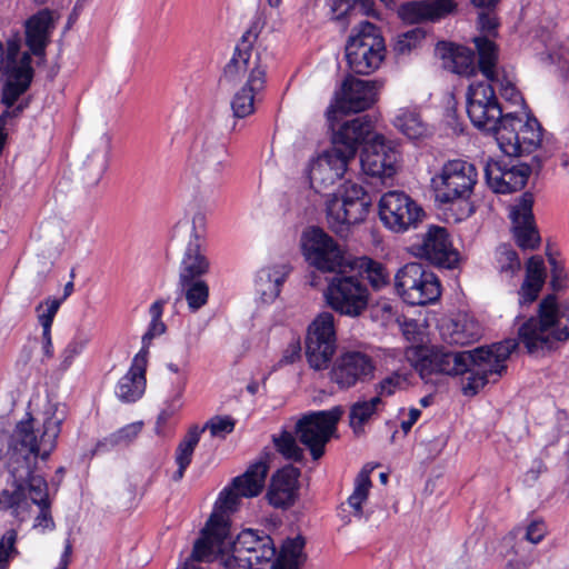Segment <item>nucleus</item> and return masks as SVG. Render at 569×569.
<instances>
[{
    "label": "nucleus",
    "mask_w": 569,
    "mask_h": 569,
    "mask_svg": "<svg viewBox=\"0 0 569 569\" xmlns=\"http://www.w3.org/2000/svg\"><path fill=\"white\" fill-rule=\"evenodd\" d=\"M60 419L47 418L41 426L28 413L26 420L17 423L9 443L8 471L12 477L9 487L0 491V511H9L19 520H24L31 508L30 479L41 477L34 473L38 458L48 459L56 447L61 431Z\"/></svg>",
    "instance_id": "1"
},
{
    "label": "nucleus",
    "mask_w": 569,
    "mask_h": 569,
    "mask_svg": "<svg viewBox=\"0 0 569 569\" xmlns=\"http://www.w3.org/2000/svg\"><path fill=\"white\" fill-rule=\"evenodd\" d=\"M516 339H505L467 351L433 349L423 359V367L430 372L451 377L462 376L461 391H478L489 383L498 382L507 372V360L518 348Z\"/></svg>",
    "instance_id": "2"
},
{
    "label": "nucleus",
    "mask_w": 569,
    "mask_h": 569,
    "mask_svg": "<svg viewBox=\"0 0 569 569\" xmlns=\"http://www.w3.org/2000/svg\"><path fill=\"white\" fill-rule=\"evenodd\" d=\"M268 455L250 465L246 472L224 488L214 503L201 537L194 542L192 557L196 560H211L222 553L229 537V512L237 510L241 498H252L261 493L269 471Z\"/></svg>",
    "instance_id": "3"
},
{
    "label": "nucleus",
    "mask_w": 569,
    "mask_h": 569,
    "mask_svg": "<svg viewBox=\"0 0 569 569\" xmlns=\"http://www.w3.org/2000/svg\"><path fill=\"white\" fill-rule=\"evenodd\" d=\"M375 129L368 114L345 121L332 131V147L309 163L310 184L328 187L343 178L350 160L355 159L360 144Z\"/></svg>",
    "instance_id": "4"
},
{
    "label": "nucleus",
    "mask_w": 569,
    "mask_h": 569,
    "mask_svg": "<svg viewBox=\"0 0 569 569\" xmlns=\"http://www.w3.org/2000/svg\"><path fill=\"white\" fill-rule=\"evenodd\" d=\"M519 341L528 353L556 350L569 340V298L558 302L549 293L539 302L537 316L529 317L518 329Z\"/></svg>",
    "instance_id": "5"
},
{
    "label": "nucleus",
    "mask_w": 569,
    "mask_h": 569,
    "mask_svg": "<svg viewBox=\"0 0 569 569\" xmlns=\"http://www.w3.org/2000/svg\"><path fill=\"white\" fill-rule=\"evenodd\" d=\"M477 182L478 170L472 162L448 160L431 179L435 200L453 212L455 221H463L476 211L471 197Z\"/></svg>",
    "instance_id": "6"
},
{
    "label": "nucleus",
    "mask_w": 569,
    "mask_h": 569,
    "mask_svg": "<svg viewBox=\"0 0 569 569\" xmlns=\"http://www.w3.org/2000/svg\"><path fill=\"white\" fill-rule=\"evenodd\" d=\"M272 538L263 531L242 530L234 540L229 537L221 557L226 569H267L276 558Z\"/></svg>",
    "instance_id": "7"
},
{
    "label": "nucleus",
    "mask_w": 569,
    "mask_h": 569,
    "mask_svg": "<svg viewBox=\"0 0 569 569\" xmlns=\"http://www.w3.org/2000/svg\"><path fill=\"white\" fill-rule=\"evenodd\" d=\"M372 204L371 194L360 184L346 181L338 193L327 201L329 228L343 236L352 224L365 221Z\"/></svg>",
    "instance_id": "8"
},
{
    "label": "nucleus",
    "mask_w": 569,
    "mask_h": 569,
    "mask_svg": "<svg viewBox=\"0 0 569 569\" xmlns=\"http://www.w3.org/2000/svg\"><path fill=\"white\" fill-rule=\"evenodd\" d=\"M386 42L380 29L372 22L362 21L352 30L346 44L348 67L356 74L375 72L386 58Z\"/></svg>",
    "instance_id": "9"
},
{
    "label": "nucleus",
    "mask_w": 569,
    "mask_h": 569,
    "mask_svg": "<svg viewBox=\"0 0 569 569\" xmlns=\"http://www.w3.org/2000/svg\"><path fill=\"white\" fill-rule=\"evenodd\" d=\"M395 289L409 306H427L439 300L442 286L438 276L427 266L409 262L395 276Z\"/></svg>",
    "instance_id": "10"
},
{
    "label": "nucleus",
    "mask_w": 569,
    "mask_h": 569,
    "mask_svg": "<svg viewBox=\"0 0 569 569\" xmlns=\"http://www.w3.org/2000/svg\"><path fill=\"white\" fill-rule=\"evenodd\" d=\"M542 130L540 122L532 114H528L523 120L517 113L508 112L496 140L508 157L530 154L541 144Z\"/></svg>",
    "instance_id": "11"
},
{
    "label": "nucleus",
    "mask_w": 569,
    "mask_h": 569,
    "mask_svg": "<svg viewBox=\"0 0 569 569\" xmlns=\"http://www.w3.org/2000/svg\"><path fill=\"white\" fill-rule=\"evenodd\" d=\"M343 409L336 406L330 410L311 411L302 415L295 425V435L309 451L313 460L325 455L326 445L337 432V425Z\"/></svg>",
    "instance_id": "12"
},
{
    "label": "nucleus",
    "mask_w": 569,
    "mask_h": 569,
    "mask_svg": "<svg viewBox=\"0 0 569 569\" xmlns=\"http://www.w3.org/2000/svg\"><path fill=\"white\" fill-rule=\"evenodd\" d=\"M467 114L478 130L495 137L503 126L505 116L492 82L470 83L467 91Z\"/></svg>",
    "instance_id": "13"
},
{
    "label": "nucleus",
    "mask_w": 569,
    "mask_h": 569,
    "mask_svg": "<svg viewBox=\"0 0 569 569\" xmlns=\"http://www.w3.org/2000/svg\"><path fill=\"white\" fill-rule=\"evenodd\" d=\"M325 291L328 306L340 315L357 317L368 307L369 291L362 278L337 270Z\"/></svg>",
    "instance_id": "14"
},
{
    "label": "nucleus",
    "mask_w": 569,
    "mask_h": 569,
    "mask_svg": "<svg viewBox=\"0 0 569 569\" xmlns=\"http://www.w3.org/2000/svg\"><path fill=\"white\" fill-rule=\"evenodd\" d=\"M337 349L335 317L331 312L319 313L308 326L306 357L315 370L327 369Z\"/></svg>",
    "instance_id": "15"
},
{
    "label": "nucleus",
    "mask_w": 569,
    "mask_h": 569,
    "mask_svg": "<svg viewBox=\"0 0 569 569\" xmlns=\"http://www.w3.org/2000/svg\"><path fill=\"white\" fill-rule=\"evenodd\" d=\"M379 217L382 223L393 232H405L416 228L423 219L425 211L403 191H388L380 198Z\"/></svg>",
    "instance_id": "16"
},
{
    "label": "nucleus",
    "mask_w": 569,
    "mask_h": 569,
    "mask_svg": "<svg viewBox=\"0 0 569 569\" xmlns=\"http://www.w3.org/2000/svg\"><path fill=\"white\" fill-rule=\"evenodd\" d=\"M301 247L306 261L321 272H337L345 264L338 242L319 227L303 232Z\"/></svg>",
    "instance_id": "17"
},
{
    "label": "nucleus",
    "mask_w": 569,
    "mask_h": 569,
    "mask_svg": "<svg viewBox=\"0 0 569 569\" xmlns=\"http://www.w3.org/2000/svg\"><path fill=\"white\" fill-rule=\"evenodd\" d=\"M410 251L413 256L443 269H455L460 261V254L453 248L449 232L440 226H430L426 233L411 243Z\"/></svg>",
    "instance_id": "18"
},
{
    "label": "nucleus",
    "mask_w": 569,
    "mask_h": 569,
    "mask_svg": "<svg viewBox=\"0 0 569 569\" xmlns=\"http://www.w3.org/2000/svg\"><path fill=\"white\" fill-rule=\"evenodd\" d=\"M264 24L266 21L262 14L256 13L250 22L249 28L243 32L237 42L231 59L223 68V80L229 83L238 82L247 72H251L254 64L262 66L260 53L256 52L254 58H252V54L253 46L258 40V37Z\"/></svg>",
    "instance_id": "19"
},
{
    "label": "nucleus",
    "mask_w": 569,
    "mask_h": 569,
    "mask_svg": "<svg viewBox=\"0 0 569 569\" xmlns=\"http://www.w3.org/2000/svg\"><path fill=\"white\" fill-rule=\"evenodd\" d=\"M371 134L360 144L362 147L361 168L370 177L391 178L397 172V163L400 158L398 146L381 134H376L370 141H367Z\"/></svg>",
    "instance_id": "20"
},
{
    "label": "nucleus",
    "mask_w": 569,
    "mask_h": 569,
    "mask_svg": "<svg viewBox=\"0 0 569 569\" xmlns=\"http://www.w3.org/2000/svg\"><path fill=\"white\" fill-rule=\"evenodd\" d=\"M376 101V83L370 80L346 79L342 94L327 111L329 128L336 129L337 114L358 113L369 109Z\"/></svg>",
    "instance_id": "21"
},
{
    "label": "nucleus",
    "mask_w": 569,
    "mask_h": 569,
    "mask_svg": "<svg viewBox=\"0 0 569 569\" xmlns=\"http://www.w3.org/2000/svg\"><path fill=\"white\" fill-rule=\"evenodd\" d=\"M531 167L516 159H489L485 167V179L496 193H512L525 188Z\"/></svg>",
    "instance_id": "22"
},
{
    "label": "nucleus",
    "mask_w": 569,
    "mask_h": 569,
    "mask_svg": "<svg viewBox=\"0 0 569 569\" xmlns=\"http://www.w3.org/2000/svg\"><path fill=\"white\" fill-rule=\"evenodd\" d=\"M376 365L369 355L349 350L335 361L330 377L340 388H351L357 383L369 382L375 378Z\"/></svg>",
    "instance_id": "23"
},
{
    "label": "nucleus",
    "mask_w": 569,
    "mask_h": 569,
    "mask_svg": "<svg viewBox=\"0 0 569 569\" xmlns=\"http://www.w3.org/2000/svg\"><path fill=\"white\" fill-rule=\"evenodd\" d=\"M532 207V193L525 192L510 212L513 239L516 244L522 250H536L541 242Z\"/></svg>",
    "instance_id": "24"
},
{
    "label": "nucleus",
    "mask_w": 569,
    "mask_h": 569,
    "mask_svg": "<svg viewBox=\"0 0 569 569\" xmlns=\"http://www.w3.org/2000/svg\"><path fill=\"white\" fill-rule=\"evenodd\" d=\"M459 10L457 0H413L402 3L399 7V17L408 23L422 22L437 23Z\"/></svg>",
    "instance_id": "25"
},
{
    "label": "nucleus",
    "mask_w": 569,
    "mask_h": 569,
    "mask_svg": "<svg viewBox=\"0 0 569 569\" xmlns=\"http://www.w3.org/2000/svg\"><path fill=\"white\" fill-rule=\"evenodd\" d=\"M56 29L54 11L44 8L32 14L24 23V41L29 51L44 60L46 49Z\"/></svg>",
    "instance_id": "26"
},
{
    "label": "nucleus",
    "mask_w": 569,
    "mask_h": 569,
    "mask_svg": "<svg viewBox=\"0 0 569 569\" xmlns=\"http://www.w3.org/2000/svg\"><path fill=\"white\" fill-rule=\"evenodd\" d=\"M300 470L291 465L272 475L267 499L274 508H288L295 503L299 490Z\"/></svg>",
    "instance_id": "27"
},
{
    "label": "nucleus",
    "mask_w": 569,
    "mask_h": 569,
    "mask_svg": "<svg viewBox=\"0 0 569 569\" xmlns=\"http://www.w3.org/2000/svg\"><path fill=\"white\" fill-rule=\"evenodd\" d=\"M267 67L254 64L243 87L231 100V109L236 118L242 119L254 112V98L266 87Z\"/></svg>",
    "instance_id": "28"
},
{
    "label": "nucleus",
    "mask_w": 569,
    "mask_h": 569,
    "mask_svg": "<svg viewBox=\"0 0 569 569\" xmlns=\"http://www.w3.org/2000/svg\"><path fill=\"white\" fill-rule=\"evenodd\" d=\"M482 335V328L478 320L469 315H458L455 319L441 327V336L445 342L451 346H468L477 342Z\"/></svg>",
    "instance_id": "29"
},
{
    "label": "nucleus",
    "mask_w": 569,
    "mask_h": 569,
    "mask_svg": "<svg viewBox=\"0 0 569 569\" xmlns=\"http://www.w3.org/2000/svg\"><path fill=\"white\" fill-rule=\"evenodd\" d=\"M438 50L441 58L446 61L447 68L453 73L467 78L477 74L475 51L470 48L450 41H440Z\"/></svg>",
    "instance_id": "30"
},
{
    "label": "nucleus",
    "mask_w": 569,
    "mask_h": 569,
    "mask_svg": "<svg viewBox=\"0 0 569 569\" xmlns=\"http://www.w3.org/2000/svg\"><path fill=\"white\" fill-rule=\"evenodd\" d=\"M210 262L201 249L199 237L197 241H189L179 266V281L188 282L191 280H200L202 276L208 273Z\"/></svg>",
    "instance_id": "31"
},
{
    "label": "nucleus",
    "mask_w": 569,
    "mask_h": 569,
    "mask_svg": "<svg viewBox=\"0 0 569 569\" xmlns=\"http://www.w3.org/2000/svg\"><path fill=\"white\" fill-rule=\"evenodd\" d=\"M472 42L478 57V61L476 63L478 71L481 72L487 81H498L499 74L497 72V64L499 60V47L495 39H488V37H475Z\"/></svg>",
    "instance_id": "32"
},
{
    "label": "nucleus",
    "mask_w": 569,
    "mask_h": 569,
    "mask_svg": "<svg viewBox=\"0 0 569 569\" xmlns=\"http://www.w3.org/2000/svg\"><path fill=\"white\" fill-rule=\"evenodd\" d=\"M202 432L203 429H200L198 425H193L189 428L186 436L178 443L174 456L178 469L172 476L174 481H179L183 478L186 469L191 463L194 449L199 443Z\"/></svg>",
    "instance_id": "33"
},
{
    "label": "nucleus",
    "mask_w": 569,
    "mask_h": 569,
    "mask_svg": "<svg viewBox=\"0 0 569 569\" xmlns=\"http://www.w3.org/2000/svg\"><path fill=\"white\" fill-rule=\"evenodd\" d=\"M382 406L381 398L376 396L369 400H359L350 407L349 426L355 436L365 435V425L378 413Z\"/></svg>",
    "instance_id": "34"
},
{
    "label": "nucleus",
    "mask_w": 569,
    "mask_h": 569,
    "mask_svg": "<svg viewBox=\"0 0 569 569\" xmlns=\"http://www.w3.org/2000/svg\"><path fill=\"white\" fill-rule=\"evenodd\" d=\"M31 505H37L40 512L36 518L34 527L52 528L53 520L50 516V502L48 497V483L43 477L30 479Z\"/></svg>",
    "instance_id": "35"
},
{
    "label": "nucleus",
    "mask_w": 569,
    "mask_h": 569,
    "mask_svg": "<svg viewBox=\"0 0 569 569\" xmlns=\"http://www.w3.org/2000/svg\"><path fill=\"white\" fill-rule=\"evenodd\" d=\"M109 161V148L93 150L82 164V180L90 187L97 186L108 170Z\"/></svg>",
    "instance_id": "36"
},
{
    "label": "nucleus",
    "mask_w": 569,
    "mask_h": 569,
    "mask_svg": "<svg viewBox=\"0 0 569 569\" xmlns=\"http://www.w3.org/2000/svg\"><path fill=\"white\" fill-rule=\"evenodd\" d=\"M148 358L137 353L128 372L118 381L120 391H144L147 387V370Z\"/></svg>",
    "instance_id": "37"
},
{
    "label": "nucleus",
    "mask_w": 569,
    "mask_h": 569,
    "mask_svg": "<svg viewBox=\"0 0 569 569\" xmlns=\"http://www.w3.org/2000/svg\"><path fill=\"white\" fill-rule=\"evenodd\" d=\"M415 378V370L410 366L401 365L381 377L375 391H403L412 386Z\"/></svg>",
    "instance_id": "38"
},
{
    "label": "nucleus",
    "mask_w": 569,
    "mask_h": 569,
    "mask_svg": "<svg viewBox=\"0 0 569 569\" xmlns=\"http://www.w3.org/2000/svg\"><path fill=\"white\" fill-rule=\"evenodd\" d=\"M395 127L409 139L425 136L427 127L417 109L402 108L393 120Z\"/></svg>",
    "instance_id": "39"
},
{
    "label": "nucleus",
    "mask_w": 569,
    "mask_h": 569,
    "mask_svg": "<svg viewBox=\"0 0 569 569\" xmlns=\"http://www.w3.org/2000/svg\"><path fill=\"white\" fill-rule=\"evenodd\" d=\"M178 284L184 295L190 311L196 312L208 303L209 286L204 280H191L187 283L179 281Z\"/></svg>",
    "instance_id": "40"
},
{
    "label": "nucleus",
    "mask_w": 569,
    "mask_h": 569,
    "mask_svg": "<svg viewBox=\"0 0 569 569\" xmlns=\"http://www.w3.org/2000/svg\"><path fill=\"white\" fill-rule=\"evenodd\" d=\"M371 469L366 467L361 469L355 480V489L348 498V503L353 510V515L361 517L363 513L362 503L368 499L369 490L372 486L370 480Z\"/></svg>",
    "instance_id": "41"
},
{
    "label": "nucleus",
    "mask_w": 569,
    "mask_h": 569,
    "mask_svg": "<svg viewBox=\"0 0 569 569\" xmlns=\"http://www.w3.org/2000/svg\"><path fill=\"white\" fill-rule=\"evenodd\" d=\"M357 6L361 8L363 14L371 17L376 16L373 0H333L331 6V10L335 13L333 19L347 27L348 17Z\"/></svg>",
    "instance_id": "42"
},
{
    "label": "nucleus",
    "mask_w": 569,
    "mask_h": 569,
    "mask_svg": "<svg viewBox=\"0 0 569 569\" xmlns=\"http://www.w3.org/2000/svg\"><path fill=\"white\" fill-rule=\"evenodd\" d=\"M306 539L301 535L292 538H287L280 548L279 561L296 566L299 568L305 562L307 556L303 551Z\"/></svg>",
    "instance_id": "43"
},
{
    "label": "nucleus",
    "mask_w": 569,
    "mask_h": 569,
    "mask_svg": "<svg viewBox=\"0 0 569 569\" xmlns=\"http://www.w3.org/2000/svg\"><path fill=\"white\" fill-rule=\"evenodd\" d=\"M276 450L287 460L301 461L303 459V450L298 446L296 437L283 430L278 436L272 437Z\"/></svg>",
    "instance_id": "44"
},
{
    "label": "nucleus",
    "mask_w": 569,
    "mask_h": 569,
    "mask_svg": "<svg viewBox=\"0 0 569 569\" xmlns=\"http://www.w3.org/2000/svg\"><path fill=\"white\" fill-rule=\"evenodd\" d=\"M478 10L479 12L476 19V27L481 33L479 37H488V39L498 38L501 22L497 13V8Z\"/></svg>",
    "instance_id": "45"
},
{
    "label": "nucleus",
    "mask_w": 569,
    "mask_h": 569,
    "mask_svg": "<svg viewBox=\"0 0 569 569\" xmlns=\"http://www.w3.org/2000/svg\"><path fill=\"white\" fill-rule=\"evenodd\" d=\"M33 74L31 58L28 53H23L19 64L10 70L7 82L16 87H26L27 91L30 88Z\"/></svg>",
    "instance_id": "46"
},
{
    "label": "nucleus",
    "mask_w": 569,
    "mask_h": 569,
    "mask_svg": "<svg viewBox=\"0 0 569 569\" xmlns=\"http://www.w3.org/2000/svg\"><path fill=\"white\" fill-rule=\"evenodd\" d=\"M89 342L90 337L86 332L77 331L61 352V369L67 370L70 368L74 359L82 353Z\"/></svg>",
    "instance_id": "47"
},
{
    "label": "nucleus",
    "mask_w": 569,
    "mask_h": 569,
    "mask_svg": "<svg viewBox=\"0 0 569 569\" xmlns=\"http://www.w3.org/2000/svg\"><path fill=\"white\" fill-rule=\"evenodd\" d=\"M142 421L129 423L106 437L102 441V445L108 447H116L121 445L128 446L138 437L142 430Z\"/></svg>",
    "instance_id": "48"
},
{
    "label": "nucleus",
    "mask_w": 569,
    "mask_h": 569,
    "mask_svg": "<svg viewBox=\"0 0 569 569\" xmlns=\"http://www.w3.org/2000/svg\"><path fill=\"white\" fill-rule=\"evenodd\" d=\"M497 263L499 271L510 277H513L521 269V262L517 251L506 244L498 249Z\"/></svg>",
    "instance_id": "49"
},
{
    "label": "nucleus",
    "mask_w": 569,
    "mask_h": 569,
    "mask_svg": "<svg viewBox=\"0 0 569 569\" xmlns=\"http://www.w3.org/2000/svg\"><path fill=\"white\" fill-rule=\"evenodd\" d=\"M506 567L508 569H528L532 562V556L522 542H517L511 546V549L506 553Z\"/></svg>",
    "instance_id": "50"
},
{
    "label": "nucleus",
    "mask_w": 569,
    "mask_h": 569,
    "mask_svg": "<svg viewBox=\"0 0 569 569\" xmlns=\"http://www.w3.org/2000/svg\"><path fill=\"white\" fill-rule=\"evenodd\" d=\"M362 266L367 273V280L375 290H379L388 284L389 273L381 262L367 258L366 263Z\"/></svg>",
    "instance_id": "51"
},
{
    "label": "nucleus",
    "mask_w": 569,
    "mask_h": 569,
    "mask_svg": "<svg viewBox=\"0 0 569 569\" xmlns=\"http://www.w3.org/2000/svg\"><path fill=\"white\" fill-rule=\"evenodd\" d=\"M17 531L7 530L0 539V569H8L9 562L18 555L16 548Z\"/></svg>",
    "instance_id": "52"
},
{
    "label": "nucleus",
    "mask_w": 569,
    "mask_h": 569,
    "mask_svg": "<svg viewBox=\"0 0 569 569\" xmlns=\"http://www.w3.org/2000/svg\"><path fill=\"white\" fill-rule=\"evenodd\" d=\"M181 408L182 401L179 396H173L170 398V400L166 401V406L159 412L156 421L154 431L158 436L164 435V427L167 426L168 421L174 415H177Z\"/></svg>",
    "instance_id": "53"
},
{
    "label": "nucleus",
    "mask_w": 569,
    "mask_h": 569,
    "mask_svg": "<svg viewBox=\"0 0 569 569\" xmlns=\"http://www.w3.org/2000/svg\"><path fill=\"white\" fill-rule=\"evenodd\" d=\"M200 429H209L210 435L216 438H226L234 429V420L229 416H216L208 420Z\"/></svg>",
    "instance_id": "54"
},
{
    "label": "nucleus",
    "mask_w": 569,
    "mask_h": 569,
    "mask_svg": "<svg viewBox=\"0 0 569 569\" xmlns=\"http://www.w3.org/2000/svg\"><path fill=\"white\" fill-rule=\"evenodd\" d=\"M167 331V325L162 320L151 319L146 332L141 338V349L138 353L148 358L149 348L152 343V340L157 337L162 336Z\"/></svg>",
    "instance_id": "55"
},
{
    "label": "nucleus",
    "mask_w": 569,
    "mask_h": 569,
    "mask_svg": "<svg viewBox=\"0 0 569 569\" xmlns=\"http://www.w3.org/2000/svg\"><path fill=\"white\" fill-rule=\"evenodd\" d=\"M548 262L550 264V287L553 291H560L565 287L566 271L565 266L552 252L547 251Z\"/></svg>",
    "instance_id": "56"
},
{
    "label": "nucleus",
    "mask_w": 569,
    "mask_h": 569,
    "mask_svg": "<svg viewBox=\"0 0 569 569\" xmlns=\"http://www.w3.org/2000/svg\"><path fill=\"white\" fill-rule=\"evenodd\" d=\"M525 280L545 284L546 267L545 261L540 256H532L528 259Z\"/></svg>",
    "instance_id": "57"
},
{
    "label": "nucleus",
    "mask_w": 569,
    "mask_h": 569,
    "mask_svg": "<svg viewBox=\"0 0 569 569\" xmlns=\"http://www.w3.org/2000/svg\"><path fill=\"white\" fill-rule=\"evenodd\" d=\"M422 37L423 36L419 30L405 32L398 37L393 46V51L397 54H406L417 47Z\"/></svg>",
    "instance_id": "58"
},
{
    "label": "nucleus",
    "mask_w": 569,
    "mask_h": 569,
    "mask_svg": "<svg viewBox=\"0 0 569 569\" xmlns=\"http://www.w3.org/2000/svg\"><path fill=\"white\" fill-rule=\"evenodd\" d=\"M492 83H499L500 86V94L501 97L512 103V104H520L525 106L526 101L519 91V89L516 87L513 82L507 79L506 76H503L502 79L499 78L498 81H493Z\"/></svg>",
    "instance_id": "59"
},
{
    "label": "nucleus",
    "mask_w": 569,
    "mask_h": 569,
    "mask_svg": "<svg viewBox=\"0 0 569 569\" xmlns=\"http://www.w3.org/2000/svg\"><path fill=\"white\" fill-rule=\"evenodd\" d=\"M62 300H58L57 298H47L44 300L46 310L38 315V321L41 325L42 329H51L53 325V320L56 315L58 313Z\"/></svg>",
    "instance_id": "60"
},
{
    "label": "nucleus",
    "mask_w": 569,
    "mask_h": 569,
    "mask_svg": "<svg viewBox=\"0 0 569 569\" xmlns=\"http://www.w3.org/2000/svg\"><path fill=\"white\" fill-rule=\"evenodd\" d=\"M542 283L523 280L522 284L518 290L519 305L526 306L536 301L537 298L539 297L540 291L542 290Z\"/></svg>",
    "instance_id": "61"
},
{
    "label": "nucleus",
    "mask_w": 569,
    "mask_h": 569,
    "mask_svg": "<svg viewBox=\"0 0 569 569\" xmlns=\"http://www.w3.org/2000/svg\"><path fill=\"white\" fill-rule=\"evenodd\" d=\"M371 313L375 319H380L382 322H390L396 318L397 309L390 300L381 299L372 306Z\"/></svg>",
    "instance_id": "62"
},
{
    "label": "nucleus",
    "mask_w": 569,
    "mask_h": 569,
    "mask_svg": "<svg viewBox=\"0 0 569 569\" xmlns=\"http://www.w3.org/2000/svg\"><path fill=\"white\" fill-rule=\"evenodd\" d=\"M301 358V342L300 339H292L286 349L282 351V356L278 361V367L292 365Z\"/></svg>",
    "instance_id": "63"
},
{
    "label": "nucleus",
    "mask_w": 569,
    "mask_h": 569,
    "mask_svg": "<svg viewBox=\"0 0 569 569\" xmlns=\"http://www.w3.org/2000/svg\"><path fill=\"white\" fill-rule=\"evenodd\" d=\"M547 533L546 523L541 520L532 521L526 530V540L536 545L540 542Z\"/></svg>",
    "instance_id": "64"
}]
</instances>
